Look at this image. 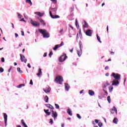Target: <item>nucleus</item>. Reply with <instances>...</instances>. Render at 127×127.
Segmentation results:
<instances>
[{"label": "nucleus", "mask_w": 127, "mask_h": 127, "mask_svg": "<svg viewBox=\"0 0 127 127\" xmlns=\"http://www.w3.org/2000/svg\"><path fill=\"white\" fill-rule=\"evenodd\" d=\"M38 31L41 34H42L44 38H48L50 36L49 33L45 29H39Z\"/></svg>", "instance_id": "1"}, {"label": "nucleus", "mask_w": 127, "mask_h": 127, "mask_svg": "<svg viewBox=\"0 0 127 127\" xmlns=\"http://www.w3.org/2000/svg\"><path fill=\"white\" fill-rule=\"evenodd\" d=\"M111 83H112V82H109V81H105L104 82H103V83L102 84V87L103 89V91H105V90H106L107 89V87L109 88V87H110V86H111Z\"/></svg>", "instance_id": "2"}, {"label": "nucleus", "mask_w": 127, "mask_h": 127, "mask_svg": "<svg viewBox=\"0 0 127 127\" xmlns=\"http://www.w3.org/2000/svg\"><path fill=\"white\" fill-rule=\"evenodd\" d=\"M111 76L115 78V80H120L121 79V75L119 73H115L113 72Z\"/></svg>", "instance_id": "3"}, {"label": "nucleus", "mask_w": 127, "mask_h": 127, "mask_svg": "<svg viewBox=\"0 0 127 127\" xmlns=\"http://www.w3.org/2000/svg\"><path fill=\"white\" fill-rule=\"evenodd\" d=\"M68 58V57L66 56V54L61 56L59 58L60 62H64L66 59Z\"/></svg>", "instance_id": "4"}, {"label": "nucleus", "mask_w": 127, "mask_h": 127, "mask_svg": "<svg viewBox=\"0 0 127 127\" xmlns=\"http://www.w3.org/2000/svg\"><path fill=\"white\" fill-rule=\"evenodd\" d=\"M30 23L32 24V25H33V26H35L36 27L37 26H40V23L37 21H33L32 19L31 20Z\"/></svg>", "instance_id": "5"}, {"label": "nucleus", "mask_w": 127, "mask_h": 127, "mask_svg": "<svg viewBox=\"0 0 127 127\" xmlns=\"http://www.w3.org/2000/svg\"><path fill=\"white\" fill-rule=\"evenodd\" d=\"M52 117L54 118V121H56V119H57V117H58V114L56 111L54 112V110H52Z\"/></svg>", "instance_id": "6"}, {"label": "nucleus", "mask_w": 127, "mask_h": 127, "mask_svg": "<svg viewBox=\"0 0 127 127\" xmlns=\"http://www.w3.org/2000/svg\"><path fill=\"white\" fill-rule=\"evenodd\" d=\"M20 56L21 62H24V63H26V62H27V59L25 58V57L24 55L20 54Z\"/></svg>", "instance_id": "7"}, {"label": "nucleus", "mask_w": 127, "mask_h": 127, "mask_svg": "<svg viewBox=\"0 0 127 127\" xmlns=\"http://www.w3.org/2000/svg\"><path fill=\"white\" fill-rule=\"evenodd\" d=\"M63 45H64V43L62 42L61 44L56 45L55 48H53V50H57L59 47H61V46H63Z\"/></svg>", "instance_id": "8"}, {"label": "nucleus", "mask_w": 127, "mask_h": 127, "mask_svg": "<svg viewBox=\"0 0 127 127\" xmlns=\"http://www.w3.org/2000/svg\"><path fill=\"white\" fill-rule=\"evenodd\" d=\"M110 112L111 114H115V112H116V115L118 114V110L115 106H114L112 109H110Z\"/></svg>", "instance_id": "9"}, {"label": "nucleus", "mask_w": 127, "mask_h": 127, "mask_svg": "<svg viewBox=\"0 0 127 127\" xmlns=\"http://www.w3.org/2000/svg\"><path fill=\"white\" fill-rule=\"evenodd\" d=\"M3 117H4V121L5 123V127H6L7 126V115L5 113H3Z\"/></svg>", "instance_id": "10"}, {"label": "nucleus", "mask_w": 127, "mask_h": 127, "mask_svg": "<svg viewBox=\"0 0 127 127\" xmlns=\"http://www.w3.org/2000/svg\"><path fill=\"white\" fill-rule=\"evenodd\" d=\"M92 32L91 30L88 29L87 30L86 32H85V34L87 36H92Z\"/></svg>", "instance_id": "11"}, {"label": "nucleus", "mask_w": 127, "mask_h": 127, "mask_svg": "<svg viewBox=\"0 0 127 127\" xmlns=\"http://www.w3.org/2000/svg\"><path fill=\"white\" fill-rule=\"evenodd\" d=\"M50 16L52 17V18H59L60 17V16L56 15H53L52 14V12H51V11H50Z\"/></svg>", "instance_id": "12"}, {"label": "nucleus", "mask_w": 127, "mask_h": 127, "mask_svg": "<svg viewBox=\"0 0 127 127\" xmlns=\"http://www.w3.org/2000/svg\"><path fill=\"white\" fill-rule=\"evenodd\" d=\"M63 81H64V80H55L54 82L55 83H56V84L62 85L63 84Z\"/></svg>", "instance_id": "13"}, {"label": "nucleus", "mask_w": 127, "mask_h": 127, "mask_svg": "<svg viewBox=\"0 0 127 127\" xmlns=\"http://www.w3.org/2000/svg\"><path fill=\"white\" fill-rule=\"evenodd\" d=\"M37 18L39 20L40 22H41V23L44 25V26H45V25H46V23H45V21H44V20L39 18V17H38Z\"/></svg>", "instance_id": "14"}, {"label": "nucleus", "mask_w": 127, "mask_h": 127, "mask_svg": "<svg viewBox=\"0 0 127 127\" xmlns=\"http://www.w3.org/2000/svg\"><path fill=\"white\" fill-rule=\"evenodd\" d=\"M43 91L45 93H50L51 91V88L50 87H47L46 88H43Z\"/></svg>", "instance_id": "15"}, {"label": "nucleus", "mask_w": 127, "mask_h": 127, "mask_svg": "<svg viewBox=\"0 0 127 127\" xmlns=\"http://www.w3.org/2000/svg\"><path fill=\"white\" fill-rule=\"evenodd\" d=\"M119 84L120 81H118V80H114L112 83V86H119Z\"/></svg>", "instance_id": "16"}, {"label": "nucleus", "mask_w": 127, "mask_h": 127, "mask_svg": "<svg viewBox=\"0 0 127 127\" xmlns=\"http://www.w3.org/2000/svg\"><path fill=\"white\" fill-rule=\"evenodd\" d=\"M35 14H37L38 16H40V17H41L44 15V13H41L40 12H35Z\"/></svg>", "instance_id": "17"}, {"label": "nucleus", "mask_w": 127, "mask_h": 127, "mask_svg": "<svg viewBox=\"0 0 127 127\" xmlns=\"http://www.w3.org/2000/svg\"><path fill=\"white\" fill-rule=\"evenodd\" d=\"M45 106L47 108H49V109H51V110H54V107L51 104H45Z\"/></svg>", "instance_id": "18"}, {"label": "nucleus", "mask_w": 127, "mask_h": 127, "mask_svg": "<svg viewBox=\"0 0 127 127\" xmlns=\"http://www.w3.org/2000/svg\"><path fill=\"white\" fill-rule=\"evenodd\" d=\"M88 94L90 96H94V95H95V92H94L92 90H88Z\"/></svg>", "instance_id": "19"}, {"label": "nucleus", "mask_w": 127, "mask_h": 127, "mask_svg": "<svg viewBox=\"0 0 127 127\" xmlns=\"http://www.w3.org/2000/svg\"><path fill=\"white\" fill-rule=\"evenodd\" d=\"M65 89L67 92L69 91V89H70V86H69L68 83H65Z\"/></svg>", "instance_id": "20"}, {"label": "nucleus", "mask_w": 127, "mask_h": 127, "mask_svg": "<svg viewBox=\"0 0 127 127\" xmlns=\"http://www.w3.org/2000/svg\"><path fill=\"white\" fill-rule=\"evenodd\" d=\"M55 80H63L62 76L58 75L56 77Z\"/></svg>", "instance_id": "21"}, {"label": "nucleus", "mask_w": 127, "mask_h": 127, "mask_svg": "<svg viewBox=\"0 0 127 127\" xmlns=\"http://www.w3.org/2000/svg\"><path fill=\"white\" fill-rule=\"evenodd\" d=\"M67 114L69 115V116H72V111L71 110V109L70 108H68L67 109Z\"/></svg>", "instance_id": "22"}, {"label": "nucleus", "mask_w": 127, "mask_h": 127, "mask_svg": "<svg viewBox=\"0 0 127 127\" xmlns=\"http://www.w3.org/2000/svg\"><path fill=\"white\" fill-rule=\"evenodd\" d=\"M88 23H87V22L86 21H84V24L83 25V28H88Z\"/></svg>", "instance_id": "23"}, {"label": "nucleus", "mask_w": 127, "mask_h": 127, "mask_svg": "<svg viewBox=\"0 0 127 127\" xmlns=\"http://www.w3.org/2000/svg\"><path fill=\"white\" fill-rule=\"evenodd\" d=\"M118 122H119V120H118V118H115L113 120L114 124H115L116 125H117L118 124Z\"/></svg>", "instance_id": "24"}, {"label": "nucleus", "mask_w": 127, "mask_h": 127, "mask_svg": "<svg viewBox=\"0 0 127 127\" xmlns=\"http://www.w3.org/2000/svg\"><path fill=\"white\" fill-rule=\"evenodd\" d=\"M41 68L39 69L38 73L37 74V76H40L42 74V71H41Z\"/></svg>", "instance_id": "25"}, {"label": "nucleus", "mask_w": 127, "mask_h": 127, "mask_svg": "<svg viewBox=\"0 0 127 127\" xmlns=\"http://www.w3.org/2000/svg\"><path fill=\"white\" fill-rule=\"evenodd\" d=\"M44 100H45L46 103H48V101L49 100V98L48 97V96L47 95H46L45 97Z\"/></svg>", "instance_id": "26"}, {"label": "nucleus", "mask_w": 127, "mask_h": 127, "mask_svg": "<svg viewBox=\"0 0 127 127\" xmlns=\"http://www.w3.org/2000/svg\"><path fill=\"white\" fill-rule=\"evenodd\" d=\"M108 88H109V92H110V93H112V92H113V90H114V87H113V86H109V87H108Z\"/></svg>", "instance_id": "27"}, {"label": "nucleus", "mask_w": 127, "mask_h": 127, "mask_svg": "<svg viewBox=\"0 0 127 127\" xmlns=\"http://www.w3.org/2000/svg\"><path fill=\"white\" fill-rule=\"evenodd\" d=\"M79 45L80 51H82V47L83 46V45L82 44V42H81V41L79 42Z\"/></svg>", "instance_id": "28"}, {"label": "nucleus", "mask_w": 127, "mask_h": 127, "mask_svg": "<svg viewBox=\"0 0 127 127\" xmlns=\"http://www.w3.org/2000/svg\"><path fill=\"white\" fill-rule=\"evenodd\" d=\"M95 122L93 121L92 124L93 125H96V124H99V120L95 119Z\"/></svg>", "instance_id": "29"}, {"label": "nucleus", "mask_w": 127, "mask_h": 127, "mask_svg": "<svg viewBox=\"0 0 127 127\" xmlns=\"http://www.w3.org/2000/svg\"><path fill=\"white\" fill-rule=\"evenodd\" d=\"M24 86H25L24 84H21L17 86V88H22V87H24Z\"/></svg>", "instance_id": "30"}, {"label": "nucleus", "mask_w": 127, "mask_h": 127, "mask_svg": "<svg viewBox=\"0 0 127 127\" xmlns=\"http://www.w3.org/2000/svg\"><path fill=\"white\" fill-rule=\"evenodd\" d=\"M96 36H97V40L99 41V42H100V43H102V41H101V38H100V37H99L98 34L96 35Z\"/></svg>", "instance_id": "31"}, {"label": "nucleus", "mask_w": 127, "mask_h": 127, "mask_svg": "<svg viewBox=\"0 0 127 127\" xmlns=\"http://www.w3.org/2000/svg\"><path fill=\"white\" fill-rule=\"evenodd\" d=\"M75 25L77 28H79V24H78V20H77V19H76L75 20Z\"/></svg>", "instance_id": "32"}, {"label": "nucleus", "mask_w": 127, "mask_h": 127, "mask_svg": "<svg viewBox=\"0 0 127 127\" xmlns=\"http://www.w3.org/2000/svg\"><path fill=\"white\" fill-rule=\"evenodd\" d=\"M107 101L109 104H111V97L110 96L107 97Z\"/></svg>", "instance_id": "33"}, {"label": "nucleus", "mask_w": 127, "mask_h": 127, "mask_svg": "<svg viewBox=\"0 0 127 127\" xmlns=\"http://www.w3.org/2000/svg\"><path fill=\"white\" fill-rule=\"evenodd\" d=\"M77 55L79 56V57H80V56L82 55V51H80V52L77 51Z\"/></svg>", "instance_id": "34"}, {"label": "nucleus", "mask_w": 127, "mask_h": 127, "mask_svg": "<svg viewBox=\"0 0 127 127\" xmlns=\"http://www.w3.org/2000/svg\"><path fill=\"white\" fill-rule=\"evenodd\" d=\"M26 2H28V3H29L30 5H32V2H31V0H26Z\"/></svg>", "instance_id": "35"}, {"label": "nucleus", "mask_w": 127, "mask_h": 127, "mask_svg": "<svg viewBox=\"0 0 127 127\" xmlns=\"http://www.w3.org/2000/svg\"><path fill=\"white\" fill-rule=\"evenodd\" d=\"M55 106L56 107V109H60V107L59 106V105L57 104H55Z\"/></svg>", "instance_id": "36"}, {"label": "nucleus", "mask_w": 127, "mask_h": 127, "mask_svg": "<svg viewBox=\"0 0 127 127\" xmlns=\"http://www.w3.org/2000/svg\"><path fill=\"white\" fill-rule=\"evenodd\" d=\"M76 117H77V118H78V119H79V120H81V119H82V117H81V116H80V114H76Z\"/></svg>", "instance_id": "37"}, {"label": "nucleus", "mask_w": 127, "mask_h": 127, "mask_svg": "<svg viewBox=\"0 0 127 127\" xmlns=\"http://www.w3.org/2000/svg\"><path fill=\"white\" fill-rule=\"evenodd\" d=\"M17 71L18 72H19V73H23L22 70H20V67H17Z\"/></svg>", "instance_id": "38"}, {"label": "nucleus", "mask_w": 127, "mask_h": 127, "mask_svg": "<svg viewBox=\"0 0 127 127\" xmlns=\"http://www.w3.org/2000/svg\"><path fill=\"white\" fill-rule=\"evenodd\" d=\"M98 127H103V123H102V122H99L98 123Z\"/></svg>", "instance_id": "39"}, {"label": "nucleus", "mask_w": 127, "mask_h": 127, "mask_svg": "<svg viewBox=\"0 0 127 127\" xmlns=\"http://www.w3.org/2000/svg\"><path fill=\"white\" fill-rule=\"evenodd\" d=\"M50 124H51V125L53 124V119H50Z\"/></svg>", "instance_id": "40"}, {"label": "nucleus", "mask_w": 127, "mask_h": 127, "mask_svg": "<svg viewBox=\"0 0 127 127\" xmlns=\"http://www.w3.org/2000/svg\"><path fill=\"white\" fill-rule=\"evenodd\" d=\"M51 1L55 3V4H56V3H57V0H52Z\"/></svg>", "instance_id": "41"}, {"label": "nucleus", "mask_w": 127, "mask_h": 127, "mask_svg": "<svg viewBox=\"0 0 127 127\" xmlns=\"http://www.w3.org/2000/svg\"><path fill=\"white\" fill-rule=\"evenodd\" d=\"M47 116H50L51 115V113L50 112H45Z\"/></svg>", "instance_id": "42"}, {"label": "nucleus", "mask_w": 127, "mask_h": 127, "mask_svg": "<svg viewBox=\"0 0 127 127\" xmlns=\"http://www.w3.org/2000/svg\"><path fill=\"white\" fill-rule=\"evenodd\" d=\"M49 55L50 58H51V57L52 56V55H53V53L52 52H51Z\"/></svg>", "instance_id": "43"}, {"label": "nucleus", "mask_w": 127, "mask_h": 127, "mask_svg": "<svg viewBox=\"0 0 127 127\" xmlns=\"http://www.w3.org/2000/svg\"><path fill=\"white\" fill-rule=\"evenodd\" d=\"M3 71H4L3 68L2 67H0V72L1 73H2V72H3Z\"/></svg>", "instance_id": "44"}, {"label": "nucleus", "mask_w": 127, "mask_h": 127, "mask_svg": "<svg viewBox=\"0 0 127 127\" xmlns=\"http://www.w3.org/2000/svg\"><path fill=\"white\" fill-rule=\"evenodd\" d=\"M56 10H57V9L56 8H52V11H54L55 12H56Z\"/></svg>", "instance_id": "45"}, {"label": "nucleus", "mask_w": 127, "mask_h": 127, "mask_svg": "<svg viewBox=\"0 0 127 127\" xmlns=\"http://www.w3.org/2000/svg\"><path fill=\"white\" fill-rule=\"evenodd\" d=\"M44 112H45V113H46V112H49V109H44Z\"/></svg>", "instance_id": "46"}, {"label": "nucleus", "mask_w": 127, "mask_h": 127, "mask_svg": "<svg viewBox=\"0 0 127 127\" xmlns=\"http://www.w3.org/2000/svg\"><path fill=\"white\" fill-rule=\"evenodd\" d=\"M21 32L22 36H24V32L23 31H21Z\"/></svg>", "instance_id": "47"}, {"label": "nucleus", "mask_w": 127, "mask_h": 127, "mask_svg": "<svg viewBox=\"0 0 127 127\" xmlns=\"http://www.w3.org/2000/svg\"><path fill=\"white\" fill-rule=\"evenodd\" d=\"M19 18H21V15L19 13H17Z\"/></svg>", "instance_id": "48"}, {"label": "nucleus", "mask_w": 127, "mask_h": 127, "mask_svg": "<svg viewBox=\"0 0 127 127\" xmlns=\"http://www.w3.org/2000/svg\"><path fill=\"white\" fill-rule=\"evenodd\" d=\"M1 62H2V63L4 62V58H2L1 59Z\"/></svg>", "instance_id": "49"}, {"label": "nucleus", "mask_w": 127, "mask_h": 127, "mask_svg": "<svg viewBox=\"0 0 127 127\" xmlns=\"http://www.w3.org/2000/svg\"><path fill=\"white\" fill-rule=\"evenodd\" d=\"M30 85H33V82L32 81V80H31L30 81Z\"/></svg>", "instance_id": "50"}, {"label": "nucleus", "mask_w": 127, "mask_h": 127, "mask_svg": "<svg viewBox=\"0 0 127 127\" xmlns=\"http://www.w3.org/2000/svg\"><path fill=\"white\" fill-rule=\"evenodd\" d=\"M43 56L44 57H46V56H47V53H45Z\"/></svg>", "instance_id": "51"}, {"label": "nucleus", "mask_w": 127, "mask_h": 127, "mask_svg": "<svg viewBox=\"0 0 127 127\" xmlns=\"http://www.w3.org/2000/svg\"><path fill=\"white\" fill-rule=\"evenodd\" d=\"M27 66L28 67V68H31V65H30V64H28Z\"/></svg>", "instance_id": "52"}, {"label": "nucleus", "mask_w": 127, "mask_h": 127, "mask_svg": "<svg viewBox=\"0 0 127 127\" xmlns=\"http://www.w3.org/2000/svg\"><path fill=\"white\" fill-rule=\"evenodd\" d=\"M79 34L80 36H81V35H82V33L81 32V29H79Z\"/></svg>", "instance_id": "53"}, {"label": "nucleus", "mask_w": 127, "mask_h": 127, "mask_svg": "<svg viewBox=\"0 0 127 127\" xmlns=\"http://www.w3.org/2000/svg\"><path fill=\"white\" fill-rule=\"evenodd\" d=\"M76 39H77V40H78V39H79V34H77Z\"/></svg>", "instance_id": "54"}, {"label": "nucleus", "mask_w": 127, "mask_h": 127, "mask_svg": "<svg viewBox=\"0 0 127 127\" xmlns=\"http://www.w3.org/2000/svg\"><path fill=\"white\" fill-rule=\"evenodd\" d=\"M104 93L106 94V96H108V92L106 91V89H105V91H104Z\"/></svg>", "instance_id": "55"}, {"label": "nucleus", "mask_w": 127, "mask_h": 127, "mask_svg": "<svg viewBox=\"0 0 127 127\" xmlns=\"http://www.w3.org/2000/svg\"><path fill=\"white\" fill-rule=\"evenodd\" d=\"M79 93L80 94H83V93H84V90L80 91Z\"/></svg>", "instance_id": "56"}, {"label": "nucleus", "mask_w": 127, "mask_h": 127, "mask_svg": "<svg viewBox=\"0 0 127 127\" xmlns=\"http://www.w3.org/2000/svg\"><path fill=\"white\" fill-rule=\"evenodd\" d=\"M20 21H24V22H25V20H24V18H22V19L20 20Z\"/></svg>", "instance_id": "57"}, {"label": "nucleus", "mask_w": 127, "mask_h": 127, "mask_svg": "<svg viewBox=\"0 0 127 127\" xmlns=\"http://www.w3.org/2000/svg\"><path fill=\"white\" fill-rule=\"evenodd\" d=\"M108 69H109V67L108 66L105 67V70H108Z\"/></svg>", "instance_id": "58"}, {"label": "nucleus", "mask_w": 127, "mask_h": 127, "mask_svg": "<svg viewBox=\"0 0 127 127\" xmlns=\"http://www.w3.org/2000/svg\"><path fill=\"white\" fill-rule=\"evenodd\" d=\"M15 37L16 38V37H18V34H17V33H15Z\"/></svg>", "instance_id": "59"}, {"label": "nucleus", "mask_w": 127, "mask_h": 127, "mask_svg": "<svg viewBox=\"0 0 127 127\" xmlns=\"http://www.w3.org/2000/svg\"><path fill=\"white\" fill-rule=\"evenodd\" d=\"M74 48H72L71 50H70V52H71V53L73 52V50Z\"/></svg>", "instance_id": "60"}, {"label": "nucleus", "mask_w": 127, "mask_h": 127, "mask_svg": "<svg viewBox=\"0 0 127 127\" xmlns=\"http://www.w3.org/2000/svg\"><path fill=\"white\" fill-rule=\"evenodd\" d=\"M109 61H111V59H109L108 61H105V62H109Z\"/></svg>", "instance_id": "61"}, {"label": "nucleus", "mask_w": 127, "mask_h": 127, "mask_svg": "<svg viewBox=\"0 0 127 127\" xmlns=\"http://www.w3.org/2000/svg\"><path fill=\"white\" fill-rule=\"evenodd\" d=\"M2 126V122L0 121V127H1Z\"/></svg>", "instance_id": "62"}, {"label": "nucleus", "mask_w": 127, "mask_h": 127, "mask_svg": "<svg viewBox=\"0 0 127 127\" xmlns=\"http://www.w3.org/2000/svg\"><path fill=\"white\" fill-rule=\"evenodd\" d=\"M61 32H63V29L60 30V33H61Z\"/></svg>", "instance_id": "63"}, {"label": "nucleus", "mask_w": 127, "mask_h": 127, "mask_svg": "<svg viewBox=\"0 0 127 127\" xmlns=\"http://www.w3.org/2000/svg\"><path fill=\"white\" fill-rule=\"evenodd\" d=\"M17 127H21V126L20 125H18L17 126Z\"/></svg>", "instance_id": "64"}]
</instances>
